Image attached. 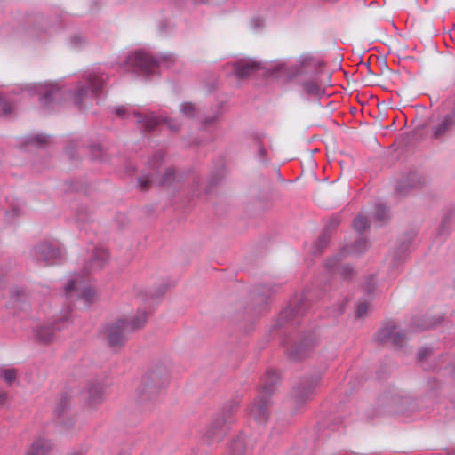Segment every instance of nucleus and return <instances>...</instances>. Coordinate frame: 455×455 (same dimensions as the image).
I'll return each mask as SVG.
<instances>
[{
	"label": "nucleus",
	"instance_id": "f257e3e1",
	"mask_svg": "<svg viewBox=\"0 0 455 455\" xmlns=\"http://www.w3.org/2000/svg\"><path fill=\"white\" fill-rule=\"evenodd\" d=\"M323 65V62L312 54L304 53L299 56L298 63L295 65L289 66L285 61L277 60L272 63L266 70L270 76L286 81L312 74L311 79L305 80L300 84L306 94L319 98L325 93L324 89L319 84V69Z\"/></svg>",
	"mask_w": 455,
	"mask_h": 455
},
{
	"label": "nucleus",
	"instance_id": "f03ea898",
	"mask_svg": "<svg viewBox=\"0 0 455 455\" xmlns=\"http://www.w3.org/2000/svg\"><path fill=\"white\" fill-rule=\"evenodd\" d=\"M168 383V374L164 367L148 371L136 389V402L145 411H149L159 401Z\"/></svg>",
	"mask_w": 455,
	"mask_h": 455
},
{
	"label": "nucleus",
	"instance_id": "7ed1b4c3",
	"mask_svg": "<svg viewBox=\"0 0 455 455\" xmlns=\"http://www.w3.org/2000/svg\"><path fill=\"white\" fill-rule=\"evenodd\" d=\"M147 322L145 310L139 309L132 318H123L104 327L103 334L110 347L116 349L123 347L129 336L143 328Z\"/></svg>",
	"mask_w": 455,
	"mask_h": 455
},
{
	"label": "nucleus",
	"instance_id": "20e7f679",
	"mask_svg": "<svg viewBox=\"0 0 455 455\" xmlns=\"http://www.w3.org/2000/svg\"><path fill=\"white\" fill-rule=\"evenodd\" d=\"M176 61L177 58L172 52L163 53L156 59L145 51H136L127 56L124 65L134 72L149 76L158 74L160 66L170 68Z\"/></svg>",
	"mask_w": 455,
	"mask_h": 455
},
{
	"label": "nucleus",
	"instance_id": "39448f33",
	"mask_svg": "<svg viewBox=\"0 0 455 455\" xmlns=\"http://www.w3.org/2000/svg\"><path fill=\"white\" fill-rule=\"evenodd\" d=\"M239 408V402L230 400L224 404L207 427L204 437L208 442H219L223 439L230 427L235 423L234 413Z\"/></svg>",
	"mask_w": 455,
	"mask_h": 455
},
{
	"label": "nucleus",
	"instance_id": "423d86ee",
	"mask_svg": "<svg viewBox=\"0 0 455 455\" xmlns=\"http://www.w3.org/2000/svg\"><path fill=\"white\" fill-rule=\"evenodd\" d=\"M164 160V153L156 152L149 160V164L153 172L138 179V184L142 190H146L151 185L170 187L176 180V174L173 169L166 168L163 175L157 172Z\"/></svg>",
	"mask_w": 455,
	"mask_h": 455
},
{
	"label": "nucleus",
	"instance_id": "0eeeda50",
	"mask_svg": "<svg viewBox=\"0 0 455 455\" xmlns=\"http://www.w3.org/2000/svg\"><path fill=\"white\" fill-rule=\"evenodd\" d=\"M108 76L104 73H86L83 81L77 84V88L70 95L75 105L81 106L88 97L97 96L102 90Z\"/></svg>",
	"mask_w": 455,
	"mask_h": 455
},
{
	"label": "nucleus",
	"instance_id": "6e6552de",
	"mask_svg": "<svg viewBox=\"0 0 455 455\" xmlns=\"http://www.w3.org/2000/svg\"><path fill=\"white\" fill-rule=\"evenodd\" d=\"M32 259L45 266L55 264L62 257L60 247L53 242L44 241L31 250Z\"/></svg>",
	"mask_w": 455,
	"mask_h": 455
},
{
	"label": "nucleus",
	"instance_id": "1a4fd4ad",
	"mask_svg": "<svg viewBox=\"0 0 455 455\" xmlns=\"http://www.w3.org/2000/svg\"><path fill=\"white\" fill-rule=\"evenodd\" d=\"M28 89L33 91V92H30L31 94L39 95L40 103L44 109L53 108L54 105L62 96L61 89L57 84L53 83L35 84L28 87Z\"/></svg>",
	"mask_w": 455,
	"mask_h": 455
},
{
	"label": "nucleus",
	"instance_id": "9d476101",
	"mask_svg": "<svg viewBox=\"0 0 455 455\" xmlns=\"http://www.w3.org/2000/svg\"><path fill=\"white\" fill-rule=\"evenodd\" d=\"M426 183L425 179L417 172H410L403 174L397 180L395 190L401 197L406 196L411 191L422 188Z\"/></svg>",
	"mask_w": 455,
	"mask_h": 455
},
{
	"label": "nucleus",
	"instance_id": "9b49d317",
	"mask_svg": "<svg viewBox=\"0 0 455 455\" xmlns=\"http://www.w3.org/2000/svg\"><path fill=\"white\" fill-rule=\"evenodd\" d=\"M306 303L305 299H301L296 302L295 305H290L280 315L277 321V327L282 328L286 324L291 327L300 324V319L305 315Z\"/></svg>",
	"mask_w": 455,
	"mask_h": 455
},
{
	"label": "nucleus",
	"instance_id": "f8f14e48",
	"mask_svg": "<svg viewBox=\"0 0 455 455\" xmlns=\"http://www.w3.org/2000/svg\"><path fill=\"white\" fill-rule=\"evenodd\" d=\"M320 378L318 376L311 378H304L293 387L292 397L294 403L298 406L303 405L307 399H309L313 394L315 387H316Z\"/></svg>",
	"mask_w": 455,
	"mask_h": 455
},
{
	"label": "nucleus",
	"instance_id": "ddd939ff",
	"mask_svg": "<svg viewBox=\"0 0 455 455\" xmlns=\"http://www.w3.org/2000/svg\"><path fill=\"white\" fill-rule=\"evenodd\" d=\"M376 339L382 344L401 347L406 339V333L393 323H387L377 333Z\"/></svg>",
	"mask_w": 455,
	"mask_h": 455
},
{
	"label": "nucleus",
	"instance_id": "4468645a",
	"mask_svg": "<svg viewBox=\"0 0 455 455\" xmlns=\"http://www.w3.org/2000/svg\"><path fill=\"white\" fill-rule=\"evenodd\" d=\"M270 396L259 394L251 405L249 413L259 424H265L269 418Z\"/></svg>",
	"mask_w": 455,
	"mask_h": 455
},
{
	"label": "nucleus",
	"instance_id": "2eb2a0df",
	"mask_svg": "<svg viewBox=\"0 0 455 455\" xmlns=\"http://www.w3.org/2000/svg\"><path fill=\"white\" fill-rule=\"evenodd\" d=\"M316 343V337L314 333H309L304 337L300 343L295 344L288 350V356L291 360L299 361L304 358Z\"/></svg>",
	"mask_w": 455,
	"mask_h": 455
},
{
	"label": "nucleus",
	"instance_id": "dca6fc26",
	"mask_svg": "<svg viewBox=\"0 0 455 455\" xmlns=\"http://www.w3.org/2000/svg\"><path fill=\"white\" fill-rule=\"evenodd\" d=\"M63 320L56 321L54 323H46L37 327L34 335L37 342L48 344L54 340L56 331L62 330L61 323Z\"/></svg>",
	"mask_w": 455,
	"mask_h": 455
},
{
	"label": "nucleus",
	"instance_id": "f3484780",
	"mask_svg": "<svg viewBox=\"0 0 455 455\" xmlns=\"http://www.w3.org/2000/svg\"><path fill=\"white\" fill-rule=\"evenodd\" d=\"M261 68H263L261 62L252 59L240 60L233 64L234 74L241 79L251 76Z\"/></svg>",
	"mask_w": 455,
	"mask_h": 455
},
{
	"label": "nucleus",
	"instance_id": "a211bd4d",
	"mask_svg": "<svg viewBox=\"0 0 455 455\" xmlns=\"http://www.w3.org/2000/svg\"><path fill=\"white\" fill-rule=\"evenodd\" d=\"M340 255L329 258L325 262V267L333 275H339L347 280L354 276V268L349 264H341Z\"/></svg>",
	"mask_w": 455,
	"mask_h": 455
},
{
	"label": "nucleus",
	"instance_id": "6ab92c4d",
	"mask_svg": "<svg viewBox=\"0 0 455 455\" xmlns=\"http://www.w3.org/2000/svg\"><path fill=\"white\" fill-rule=\"evenodd\" d=\"M108 261V252L103 248L95 249L90 260L84 265V272L86 275L102 269Z\"/></svg>",
	"mask_w": 455,
	"mask_h": 455
},
{
	"label": "nucleus",
	"instance_id": "aec40b11",
	"mask_svg": "<svg viewBox=\"0 0 455 455\" xmlns=\"http://www.w3.org/2000/svg\"><path fill=\"white\" fill-rule=\"evenodd\" d=\"M455 125V115L451 110L450 114L444 116L439 123L432 128V137L441 139L445 136Z\"/></svg>",
	"mask_w": 455,
	"mask_h": 455
},
{
	"label": "nucleus",
	"instance_id": "412c9836",
	"mask_svg": "<svg viewBox=\"0 0 455 455\" xmlns=\"http://www.w3.org/2000/svg\"><path fill=\"white\" fill-rule=\"evenodd\" d=\"M104 387L100 382H90L88 384L86 394V403L90 406H95L103 400Z\"/></svg>",
	"mask_w": 455,
	"mask_h": 455
},
{
	"label": "nucleus",
	"instance_id": "4be33fe9",
	"mask_svg": "<svg viewBox=\"0 0 455 455\" xmlns=\"http://www.w3.org/2000/svg\"><path fill=\"white\" fill-rule=\"evenodd\" d=\"M280 381L279 375L273 370H268L261 379V394L271 396L275 392L276 385Z\"/></svg>",
	"mask_w": 455,
	"mask_h": 455
},
{
	"label": "nucleus",
	"instance_id": "5701e85b",
	"mask_svg": "<svg viewBox=\"0 0 455 455\" xmlns=\"http://www.w3.org/2000/svg\"><path fill=\"white\" fill-rule=\"evenodd\" d=\"M133 116L137 118V123L141 125V128L148 132L154 130L160 123L159 119L152 114L142 115L139 112H133Z\"/></svg>",
	"mask_w": 455,
	"mask_h": 455
},
{
	"label": "nucleus",
	"instance_id": "b1692460",
	"mask_svg": "<svg viewBox=\"0 0 455 455\" xmlns=\"http://www.w3.org/2000/svg\"><path fill=\"white\" fill-rule=\"evenodd\" d=\"M51 449L50 441L40 438L31 444L26 455H47Z\"/></svg>",
	"mask_w": 455,
	"mask_h": 455
},
{
	"label": "nucleus",
	"instance_id": "393cba45",
	"mask_svg": "<svg viewBox=\"0 0 455 455\" xmlns=\"http://www.w3.org/2000/svg\"><path fill=\"white\" fill-rule=\"evenodd\" d=\"M263 135L254 134L252 136V147L254 148L256 154L255 156L261 162H267V150L263 143Z\"/></svg>",
	"mask_w": 455,
	"mask_h": 455
},
{
	"label": "nucleus",
	"instance_id": "a878e982",
	"mask_svg": "<svg viewBox=\"0 0 455 455\" xmlns=\"http://www.w3.org/2000/svg\"><path fill=\"white\" fill-rule=\"evenodd\" d=\"M367 249V241L365 239H359L351 245L346 246L341 254L342 255H361Z\"/></svg>",
	"mask_w": 455,
	"mask_h": 455
},
{
	"label": "nucleus",
	"instance_id": "bb28decb",
	"mask_svg": "<svg viewBox=\"0 0 455 455\" xmlns=\"http://www.w3.org/2000/svg\"><path fill=\"white\" fill-rule=\"evenodd\" d=\"M222 116V109L220 105L211 109L209 114L201 117V124L203 127H207L217 123Z\"/></svg>",
	"mask_w": 455,
	"mask_h": 455
},
{
	"label": "nucleus",
	"instance_id": "cd10ccee",
	"mask_svg": "<svg viewBox=\"0 0 455 455\" xmlns=\"http://www.w3.org/2000/svg\"><path fill=\"white\" fill-rule=\"evenodd\" d=\"M180 113L188 118H199L201 109L191 102H184L180 105Z\"/></svg>",
	"mask_w": 455,
	"mask_h": 455
},
{
	"label": "nucleus",
	"instance_id": "c85d7f7f",
	"mask_svg": "<svg viewBox=\"0 0 455 455\" xmlns=\"http://www.w3.org/2000/svg\"><path fill=\"white\" fill-rule=\"evenodd\" d=\"M374 219L379 222V225H383L389 219V211L383 204H378L375 207Z\"/></svg>",
	"mask_w": 455,
	"mask_h": 455
},
{
	"label": "nucleus",
	"instance_id": "c756f323",
	"mask_svg": "<svg viewBox=\"0 0 455 455\" xmlns=\"http://www.w3.org/2000/svg\"><path fill=\"white\" fill-rule=\"evenodd\" d=\"M245 443L243 439L235 440L229 447V455H244Z\"/></svg>",
	"mask_w": 455,
	"mask_h": 455
},
{
	"label": "nucleus",
	"instance_id": "7c9ffc66",
	"mask_svg": "<svg viewBox=\"0 0 455 455\" xmlns=\"http://www.w3.org/2000/svg\"><path fill=\"white\" fill-rule=\"evenodd\" d=\"M353 225L355 229L360 234L370 227L367 218L361 214L355 218Z\"/></svg>",
	"mask_w": 455,
	"mask_h": 455
},
{
	"label": "nucleus",
	"instance_id": "2f4dec72",
	"mask_svg": "<svg viewBox=\"0 0 455 455\" xmlns=\"http://www.w3.org/2000/svg\"><path fill=\"white\" fill-rule=\"evenodd\" d=\"M329 241V235L325 231L323 235L319 237L317 241L314 243V253H320L327 245Z\"/></svg>",
	"mask_w": 455,
	"mask_h": 455
},
{
	"label": "nucleus",
	"instance_id": "473e14b6",
	"mask_svg": "<svg viewBox=\"0 0 455 455\" xmlns=\"http://www.w3.org/2000/svg\"><path fill=\"white\" fill-rule=\"evenodd\" d=\"M76 219L77 222H87L91 219V213L89 209L86 206H81L76 215Z\"/></svg>",
	"mask_w": 455,
	"mask_h": 455
},
{
	"label": "nucleus",
	"instance_id": "72a5a7b5",
	"mask_svg": "<svg viewBox=\"0 0 455 455\" xmlns=\"http://www.w3.org/2000/svg\"><path fill=\"white\" fill-rule=\"evenodd\" d=\"M1 377L8 384H12L17 378V371L14 369H3L1 371Z\"/></svg>",
	"mask_w": 455,
	"mask_h": 455
},
{
	"label": "nucleus",
	"instance_id": "f704fd0d",
	"mask_svg": "<svg viewBox=\"0 0 455 455\" xmlns=\"http://www.w3.org/2000/svg\"><path fill=\"white\" fill-rule=\"evenodd\" d=\"M168 290V285L164 283V284H161L159 288H157L156 291H147L146 292V297L148 298H151V299H157V298H160L161 296H163L166 291Z\"/></svg>",
	"mask_w": 455,
	"mask_h": 455
},
{
	"label": "nucleus",
	"instance_id": "c9c22d12",
	"mask_svg": "<svg viewBox=\"0 0 455 455\" xmlns=\"http://www.w3.org/2000/svg\"><path fill=\"white\" fill-rule=\"evenodd\" d=\"M48 142V137L44 134H36L28 139V144L44 145Z\"/></svg>",
	"mask_w": 455,
	"mask_h": 455
},
{
	"label": "nucleus",
	"instance_id": "e433bc0d",
	"mask_svg": "<svg viewBox=\"0 0 455 455\" xmlns=\"http://www.w3.org/2000/svg\"><path fill=\"white\" fill-rule=\"evenodd\" d=\"M94 291L91 287H85L81 292V298L85 303L91 304L93 300Z\"/></svg>",
	"mask_w": 455,
	"mask_h": 455
},
{
	"label": "nucleus",
	"instance_id": "4c0bfd02",
	"mask_svg": "<svg viewBox=\"0 0 455 455\" xmlns=\"http://www.w3.org/2000/svg\"><path fill=\"white\" fill-rule=\"evenodd\" d=\"M67 406H68L67 397L63 395L60 397L59 403L56 405V408H55L56 414L59 417H61L64 414Z\"/></svg>",
	"mask_w": 455,
	"mask_h": 455
},
{
	"label": "nucleus",
	"instance_id": "58836bf2",
	"mask_svg": "<svg viewBox=\"0 0 455 455\" xmlns=\"http://www.w3.org/2000/svg\"><path fill=\"white\" fill-rule=\"evenodd\" d=\"M369 308V304L367 302H363L357 305L356 310H355V315L358 318H362L365 316L367 311Z\"/></svg>",
	"mask_w": 455,
	"mask_h": 455
},
{
	"label": "nucleus",
	"instance_id": "ea45409f",
	"mask_svg": "<svg viewBox=\"0 0 455 455\" xmlns=\"http://www.w3.org/2000/svg\"><path fill=\"white\" fill-rule=\"evenodd\" d=\"M250 24L252 28L260 29L264 27V20L260 18H253Z\"/></svg>",
	"mask_w": 455,
	"mask_h": 455
},
{
	"label": "nucleus",
	"instance_id": "a19ab883",
	"mask_svg": "<svg viewBox=\"0 0 455 455\" xmlns=\"http://www.w3.org/2000/svg\"><path fill=\"white\" fill-rule=\"evenodd\" d=\"M431 349L428 347H421L418 353V359L423 360L425 359L428 355L431 354Z\"/></svg>",
	"mask_w": 455,
	"mask_h": 455
},
{
	"label": "nucleus",
	"instance_id": "79ce46f5",
	"mask_svg": "<svg viewBox=\"0 0 455 455\" xmlns=\"http://www.w3.org/2000/svg\"><path fill=\"white\" fill-rule=\"evenodd\" d=\"M449 230H450V224L445 223V221H441V224L439 226V234L446 235V234H448Z\"/></svg>",
	"mask_w": 455,
	"mask_h": 455
},
{
	"label": "nucleus",
	"instance_id": "37998d69",
	"mask_svg": "<svg viewBox=\"0 0 455 455\" xmlns=\"http://www.w3.org/2000/svg\"><path fill=\"white\" fill-rule=\"evenodd\" d=\"M76 280L72 279L70 280L68 284L66 285L65 287V293L67 296H68V294L75 290V287H76Z\"/></svg>",
	"mask_w": 455,
	"mask_h": 455
},
{
	"label": "nucleus",
	"instance_id": "c03bdc74",
	"mask_svg": "<svg viewBox=\"0 0 455 455\" xmlns=\"http://www.w3.org/2000/svg\"><path fill=\"white\" fill-rule=\"evenodd\" d=\"M114 112H115L117 116H124V114H125V112H126V110H125V108H124V107L120 106V107H116V108H115Z\"/></svg>",
	"mask_w": 455,
	"mask_h": 455
},
{
	"label": "nucleus",
	"instance_id": "a18cd8bd",
	"mask_svg": "<svg viewBox=\"0 0 455 455\" xmlns=\"http://www.w3.org/2000/svg\"><path fill=\"white\" fill-rule=\"evenodd\" d=\"M66 154L68 156L70 159H75V148L72 147H68L66 148Z\"/></svg>",
	"mask_w": 455,
	"mask_h": 455
},
{
	"label": "nucleus",
	"instance_id": "49530a36",
	"mask_svg": "<svg viewBox=\"0 0 455 455\" xmlns=\"http://www.w3.org/2000/svg\"><path fill=\"white\" fill-rule=\"evenodd\" d=\"M453 216V213L451 212L445 213L443 216L442 221H445V223L450 224V221Z\"/></svg>",
	"mask_w": 455,
	"mask_h": 455
},
{
	"label": "nucleus",
	"instance_id": "de8ad7c7",
	"mask_svg": "<svg viewBox=\"0 0 455 455\" xmlns=\"http://www.w3.org/2000/svg\"><path fill=\"white\" fill-rule=\"evenodd\" d=\"M339 224V221L336 218H333L330 220V223L328 224L327 226V229H330L331 228H335L336 226H338Z\"/></svg>",
	"mask_w": 455,
	"mask_h": 455
},
{
	"label": "nucleus",
	"instance_id": "09e8293b",
	"mask_svg": "<svg viewBox=\"0 0 455 455\" xmlns=\"http://www.w3.org/2000/svg\"><path fill=\"white\" fill-rule=\"evenodd\" d=\"M82 42H84V39L83 37L81 36H74L72 38V43L75 44V45H78L80 44Z\"/></svg>",
	"mask_w": 455,
	"mask_h": 455
},
{
	"label": "nucleus",
	"instance_id": "8fccbe9b",
	"mask_svg": "<svg viewBox=\"0 0 455 455\" xmlns=\"http://www.w3.org/2000/svg\"><path fill=\"white\" fill-rule=\"evenodd\" d=\"M7 399V394L5 392H0V405L4 404Z\"/></svg>",
	"mask_w": 455,
	"mask_h": 455
},
{
	"label": "nucleus",
	"instance_id": "3c124183",
	"mask_svg": "<svg viewBox=\"0 0 455 455\" xmlns=\"http://www.w3.org/2000/svg\"><path fill=\"white\" fill-rule=\"evenodd\" d=\"M275 290H273V289L271 288V289L268 291V292H267V293L263 292V294H262V297H263V298H262V300H265V299H266V298H267L270 293L275 292Z\"/></svg>",
	"mask_w": 455,
	"mask_h": 455
},
{
	"label": "nucleus",
	"instance_id": "603ef678",
	"mask_svg": "<svg viewBox=\"0 0 455 455\" xmlns=\"http://www.w3.org/2000/svg\"><path fill=\"white\" fill-rule=\"evenodd\" d=\"M347 304V300L342 303V306L339 308V315L342 314L344 311V306Z\"/></svg>",
	"mask_w": 455,
	"mask_h": 455
},
{
	"label": "nucleus",
	"instance_id": "864d4df0",
	"mask_svg": "<svg viewBox=\"0 0 455 455\" xmlns=\"http://www.w3.org/2000/svg\"><path fill=\"white\" fill-rule=\"evenodd\" d=\"M402 403H403V404H407V403H409V398H403V399H402Z\"/></svg>",
	"mask_w": 455,
	"mask_h": 455
},
{
	"label": "nucleus",
	"instance_id": "5fc2aeb1",
	"mask_svg": "<svg viewBox=\"0 0 455 455\" xmlns=\"http://www.w3.org/2000/svg\"><path fill=\"white\" fill-rule=\"evenodd\" d=\"M394 259H395V260H398V259H402V257H401V256H397V255H396V253H395V254H394Z\"/></svg>",
	"mask_w": 455,
	"mask_h": 455
},
{
	"label": "nucleus",
	"instance_id": "6e6d98bb",
	"mask_svg": "<svg viewBox=\"0 0 455 455\" xmlns=\"http://www.w3.org/2000/svg\"><path fill=\"white\" fill-rule=\"evenodd\" d=\"M196 4H203L204 3V0H195Z\"/></svg>",
	"mask_w": 455,
	"mask_h": 455
},
{
	"label": "nucleus",
	"instance_id": "4d7b16f0",
	"mask_svg": "<svg viewBox=\"0 0 455 455\" xmlns=\"http://www.w3.org/2000/svg\"><path fill=\"white\" fill-rule=\"evenodd\" d=\"M372 288H373V286H370V285H369V286H367V290H368V291H369V292H371V290H372Z\"/></svg>",
	"mask_w": 455,
	"mask_h": 455
}]
</instances>
